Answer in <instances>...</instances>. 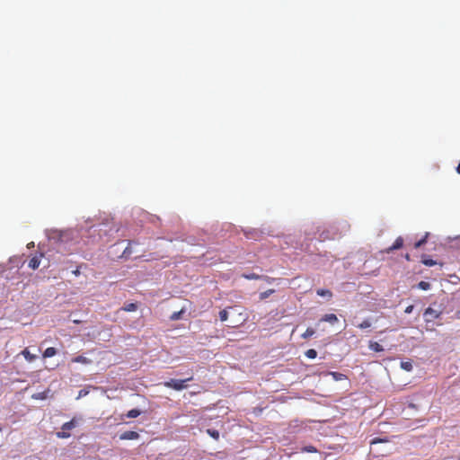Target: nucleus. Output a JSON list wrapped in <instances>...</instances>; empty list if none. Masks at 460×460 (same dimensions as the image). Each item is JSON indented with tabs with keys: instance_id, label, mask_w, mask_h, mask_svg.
<instances>
[{
	"instance_id": "1",
	"label": "nucleus",
	"mask_w": 460,
	"mask_h": 460,
	"mask_svg": "<svg viewBox=\"0 0 460 460\" xmlns=\"http://www.w3.org/2000/svg\"><path fill=\"white\" fill-rule=\"evenodd\" d=\"M193 379L192 376L188 377L186 379H170L164 383V385L167 388H172L176 391L183 390L187 387L186 382L191 381Z\"/></svg>"
},
{
	"instance_id": "2",
	"label": "nucleus",
	"mask_w": 460,
	"mask_h": 460,
	"mask_svg": "<svg viewBox=\"0 0 460 460\" xmlns=\"http://www.w3.org/2000/svg\"><path fill=\"white\" fill-rule=\"evenodd\" d=\"M76 426V421L75 419L70 421L65 422L61 427V431L57 432V437L58 438H67L70 437L69 430L73 429Z\"/></svg>"
},
{
	"instance_id": "3",
	"label": "nucleus",
	"mask_w": 460,
	"mask_h": 460,
	"mask_svg": "<svg viewBox=\"0 0 460 460\" xmlns=\"http://www.w3.org/2000/svg\"><path fill=\"white\" fill-rule=\"evenodd\" d=\"M441 314V311L435 310L432 307H428L424 312L425 321L432 322L436 319H438Z\"/></svg>"
},
{
	"instance_id": "4",
	"label": "nucleus",
	"mask_w": 460,
	"mask_h": 460,
	"mask_svg": "<svg viewBox=\"0 0 460 460\" xmlns=\"http://www.w3.org/2000/svg\"><path fill=\"white\" fill-rule=\"evenodd\" d=\"M139 438V434L137 431L128 430L120 434L119 438L121 440H134Z\"/></svg>"
},
{
	"instance_id": "5",
	"label": "nucleus",
	"mask_w": 460,
	"mask_h": 460,
	"mask_svg": "<svg viewBox=\"0 0 460 460\" xmlns=\"http://www.w3.org/2000/svg\"><path fill=\"white\" fill-rule=\"evenodd\" d=\"M42 257H43V253H40V255L33 256L29 261L28 267L32 269V270L38 269L40 264V260H41Z\"/></svg>"
},
{
	"instance_id": "6",
	"label": "nucleus",
	"mask_w": 460,
	"mask_h": 460,
	"mask_svg": "<svg viewBox=\"0 0 460 460\" xmlns=\"http://www.w3.org/2000/svg\"><path fill=\"white\" fill-rule=\"evenodd\" d=\"M402 245H403V238L402 236H399L395 239L394 244L385 250V252L390 253L394 250H398V249L402 248Z\"/></svg>"
},
{
	"instance_id": "7",
	"label": "nucleus",
	"mask_w": 460,
	"mask_h": 460,
	"mask_svg": "<svg viewBox=\"0 0 460 460\" xmlns=\"http://www.w3.org/2000/svg\"><path fill=\"white\" fill-rule=\"evenodd\" d=\"M321 322H327L333 324L338 322V317L334 314H327L321 318Z\"/></svg>"
},
{
	"instance_id": "8",
	"label": "nucleus",
	"mask_w": 460,
	"mask_h": 460,
	"mask_svg": "<svg viewBox=\"0 0 460 460\" xmlns=\"http://www.w3.org/2000/svg\"><path fill=\"white\" fill-rule=\"evenodd\" d=\"M72 362L88 365L92 363V360L85 358L84 356L80 355L73 358Z\"/></svg>"
},
{
	"instance_id": "9",
	"label": "nucleus",
	"mask_w": 460,
	"mask_h": 460,
	"mask_svg": "<svg viewBox=\"0 0 460 460\" xmlns=\"http://www.w3.org/2000/svg\"><path fill=\"white\" fill-rule=\"evenodd\" d=\"M368 348L375 352L384 351L383 346L380 345L378 342L373 341H369Z\"/></svg>"
},
{
	"instance_id": "10",
	"label": "nucleus",
	"mask_w": 460,
	"mask_h": 460,
	"mask_svg": "<svg viewBox=\"0 0 460 460\" xmlns=\"http://www.w3.org/2000/svg\"><path fill=\"white\" fill-rule=\"evenodd\" d=\"M57 354V349L53 347L47 348L43 352V358H51Z\"/></svg>"
},
{
	"instance_id": "11",
	"label": "nucleus",
	"mask_w": 460,
	"mask_h": 460,
	"mask_svg": "<svg viewBox=\"0 0 460 460\" xmlns=\"http://www.w3.org/2000/svg\"><path fill=\"white\" fill-rule=\"evenodd\" d=\"M22 355L25 358V359L29 362L33 361L36 358V356L33 354H31L28 349H24L22 351Z\"/></svg>"
},
{
	"instance_id": "12",
	"label": "nucleus",
	"mask_w": 460,
	"mask_h": 460,
	"mask_svg": "<svg viewBox=\"0 0 460 460\" xmlns=\"http://www.w3.org/2000/svg\"><path fill=\"white\" fill-rule=\"evenodd\" d=\"M137 309V305L136 303H129L128 305H125L121 310L125 312H134Z\"/></svg>"
},
{
	"instance_id": "13",
	"label": "nucleus",
	"mask_w": 460,
	"mask_h": 460,
	"mask_svg": "<svg viewBox=\"0 0 460 460\" xmlns=\"http://www.w3.org/2000/svg\"><path fill=\"white\" fill-rule=\"evenodd\" d=\"M140 414H141V411L139 410L132 409L127 412L126 416L130 419H135V418L138 417Z\"/></svg>"
},
{
	"instance_id": "14",
	"label": "nucleus",
	"mask_w": 460,
	"mask_h": 460,
	"mask_svg": "<svg viewBox=\"0 0 460 460\" xmlns=\"http://www.w3.org/2000/svg\"><path fill=\"white\" fill-rule=\"evenodd\" d=\"M317 295L320 296H327V297H332V293L331 290L329 289H323V288H320L316 291Z\"/></svg>"
},
{
	"instance_id": "15",
	"label": "nucleus",
	"mask_w": 460,
	"mask_h": 460,
	"mask_svg": "<svg viewBox=\"0 0 460 460\" xmlns=\"http://www.w3.org/2000/svg\"><path fill=\"white\" fill-rule=\"evenodd\" d=\"M428 236H429V233H426V234L420 239L419 240L418 242H416L414 243V248L415 249H419L420 248L423 244H425L427 243V239H428Z\"/></svg>"
},
{
	"instance_id": "16",
	"label": "nucleus",
	"mask_w": 460,
	"mask_h": 460,
	"mask_svg": "<svg viewBox=\"0 0 460 460\" xmlns=\"http://www.w3.org/2000/svg\"><path fill=\"white\" fill-rule=\"evenodd\" d=\"M401 367L405 371H411L413 368L412 363L411 361H402Z\"/></svg>"
},
{
	"instance_id": "17",
	"label": "nucleus",
	"mask_w": 460,
	"mask_h": 460,
	"mask_svg": "<svg viewBox=\"0 0 460 460\" xmlns=\"http://www.w3.org/2000/svg\"><path fill=\"white\" fill-rule=\"evenodd\" d=\"M315 333L314 330L311 327L307 328L305 332L301 335V337L305 340L309 339Z\"/></svg>"
},
{
	"instance_id": "18",
	"label": "nucleus",
	"mask_w": 460,
	"mask_h": 460,
	"mask_svg": "<svg viewBox=\"0 0 460 460\" xmlns=\"http://www.w3.org/2000/svg\"><path fill=\"white\" fill-rule=\"evenodd\" d=\"M330 375L336 380L341 381L346 378V376L344 374L339 373V372H331Z\"/></svg>"
},
{
	"instance_id": "19",
	"label": "nucleus",
	"mask_w": 460,
	"mask_h": 460,
	"mask_svg": "<svg viewBox=\"0 0 460 460\" xmlns=\"http://www.w3.org/2000/svg\"><path fill=\"white\" fill-rule=\"evenodd\" d=\"M421 262L425 265V266H429V267H431V266H434L437 264V261L432 260V259H429V258H422L421 260Z\"/></svg>"
},
{
	"instance_id": "20",
	"label": "nucleus",
	"mask_w": 460,
	"mask_h": 460,
	"mask_svg": "<svg viewBox=\"0 0 460 460\" xmlns=\"http://www.w3.org/2000/svg\"><path fill=\"white\" fill-rule=\"evenodd\" d=\"M274 292H275V290H274V289H268V290H266V291H264V292H261V293L260 294V299H261V300H264V299H266L267 297H269L271 294H273Z\"/></svg>"
},
{
	"instance_id": "21",
	"label": "nucleus",
	"mask_w": 460,
	"mask_h": 460,
	"mask_svg": "<svg viewBox=\"0 0 460 460\" xmlns=\"http://www.w3.org/2000/svg\"><path fill=\"white\" fill-rule=\"evenodd\" d=\"M301 452L316 453L317 449L314 446H305V447H302Z\"/></svg>"
},
{
	"instance_id": "22",
	"label": "nucleus",
	"mask_w": 460,
	"mask_h": 460,
	"mask_svg": "<svg viewBox=\"0 0 460 460\" xmlns=\"http://www.w3.org/2000/svg\"><path fill=\"white\" fill-rule=\"evenodd\" d=\"M305 356L308 358H315L317 357V351L314 349H307L305 351Z\"/></svg>"
},
{
	"instance_id": "23",
	"label": "nucleus",
	"mask_w": 460,
	"mask_h": 460,
	"mask_svg": "<svg viewBox=\"0 0 460 460\" xmlns=\"http://www.w3.org/2000/svg\"><path fill=\"white\" fill-rule=\"evenodd\" d=\"M207 433H208L210 437H212L213 438H215V439H217V440L219 438V431H218V430H217V429H208L207 430Z\"/></svg>"
},
{
	"instance_id": "24",
	"label": "nucleus",
	"mask_w": 460,
	"mask_h": 460,
	"mask_svg": "<svg viewBox=\"0 0 460 460\" xmlns=\"http://www.w3.org/2000/svg\"><path fill=\"white\" fill-rule=\"evenodd\" d=\"M418 288L421 290H429L430 288V284L427 281H420L418 284Z\"/></svg>"
},
{
	"instance_id": "25",
	"label": "nucleus",
	"mask_w": 460,
	"mask_h": 460,
	"mask_svg": "<svg viewBox=\"0 0 460 460\" xmlns=\"http://www.w3.org/2000/svg\"><path fill=\"white\" fill-rule=\"evenodd\" d=\"M183 312H184V310H183V309H181V310H180V311H178V312H174V313L171 315L170 319H171V320H172V321L179 320V319L181 317V314H183Z\"/></svg>"
},
{
	"instance_id": "26",
	"label": "nucleus",
	"mask_w": 460,
	"mask_h": 460,
	"mask_svg": "<svg viewBox=\"0 0 460 460\" xmlns=\"http://www.w3.org/2000/svg\"><path fill=\"white\" fill-rule=\"evenodd\" d=\"M219 319L221 322H226L228 319V312L226 309L219 312Z\"/></svg>"
},
{
	"instance_id": "27",
	"label": "nucleus",
	"mask_w": 460,
	"mask_h": 460,
	"mask_svg": "<svg viewBox=\"0 0 460 460\" xmlns=\"http://www.w3.org/2000/svg\"><path fill=\"white\" fill-rule=\"evenodd\" d=\"M371 326V322L368 319L364 320L362 323H360L358 327L359 329H367Z\"/></svg>"
},
{
	"instance_id": "28",
	"label": "nucleus",
	"mask_w": 460,
	"mask_h": 460,
	"mask_svg": "<svg viewBox=\"0 0 460 460\" xmlns=\"http://www.w3.org/2000/svg\"><path fill=\"white\" fill-rule=\"evenodd\" d=\"M385 442H388V439L375 438L374 439L371 440L370 444H371V446H373V445H376L378 443H385Z\"/></svg>"
},
{
	"instance_id": "29",
	"label": "nucleus",
	"mask_w": 460,
	"mask_h": 460,
	"mask_svg": "<svg viewBox=\"0 0 460 460\" xmlns=\"http://www.w3.org/2000/svg\"><path fill=\"white\" fill-rule=\"evenodd\" d=\"M244 278L247 279H261V277L255 273H252V274H249V275H244Z\"/></svg>"
},
{
	"instance_id": "30",
	"label": "nucleus",
	"mask_w": 460,
	"mask_h": 460,
	"mask_svg": "<svg viewBox=\"0 0 460 460\" xmlns=\"http://www.w3.org/2000/svg\"><path fill=\"white\" fill-rule=\"evenodd\" d=\"M130 244H131V243H129L128 246H127L126 249L124 250V252H123L124 256H128L131 253Z\"/></svg>"
},
{
	"instance_id": "31",
	"label": "nucleus",
	"mask_w": 460,
	"mask_h": 460,
	"mask_svg": "<svg viewBox=\"0 0 460 460\" xmlns=\"http://www.w3.org/2000/svg\"><path fill=\"white\" fill-rule=\"evenodd\" d=\"M413 308H414V306L412 305H410L405 308L404 313L411 314L413 311Z\"/></svg>"
},
{
	"instance_id": "32",
	"label": "nucleus",
	"mask_w": 460,
	"mask_h": 460,
	"mask_svg": "<svg viewBox=\"0 0 460 460\" xmlns=\"http://www.w3.org/2000/svg\"><path fill=\"white\" fill-rule=\"evenodd\" d=\"M87 394H88V392H87V391H85V390L82 389V390H80V391H79V394H78L77 398H81V397H83V396H85Z\"/></svg>"
},
{
	"instance_id": "33",
	"label": "nucleus",
	"mask_w": 460,
	"mask_h": 460,
	"mask_svg": "<svg viewBox=\"0 0 460 460\" xmlns=\"http://www.w3.org/2000/svg\"><path fill=\"white\" fill-rule=\"evenodd\" d=\"M73 274H74V275H75V276H79V275H80V269H79V268H77L76 270H75L73 271Z\"/></svg>"
},
{
	"instance_id": "34",
	"label": "nucleus",
	"mask_w": 460,
	"mask_h": 460,
	"mask_svg": "<svg viewBox=\"0 0 460 460\" xmlns=\"http://www.w3.org/2000/svg\"><path fill=\"white\" fill-rule=\"evenodd\" d=\"M323 234H324V233L323 232V234H320V236H319V237H320V239H321V240H323H323H325V239L327 238V236H323Z\"/></svg>"
},
{
	"instance_id": "35",
	"label": "nucleus",
	"mask_w": 460,
	"mask_h": 460,
	"mask_svg": "<svg viewBox=\"0 0 460 460\" xmlns=\"http://www.w3.org/2000/svg\"><path fill=\"white\" fill-rule=\"evenodd\" d=\"M456 172L460 174V163L458 164V165L456 167Z\"/></svg>"
},
{
	"instance_id": "36",
	"label": "nucleus",
	"mask_w": 460,
	"mask_h": 460,
	"mask_svg": "<svg viewBox=\"0 0 460 460\" xmlns=\"http://www.w3.org/2000/svg\"><path fill=\"white\" fill-rule=\"evenodd\" d=\"M405 259H406L407 261H410V260H411V259H410V255H409V254H406V255H405Z\"/></svg>"
},
{
	"instance_id": "37",
	"label": "nucleus",
	"mask_w": 460,
	"mask_h": 460,
	"mask_svg": "<svg viewBox=\"0 0 460 460\" xmlns=\"http://www.w3.org/2000/svg\"><path fill=\"white\" fill-rule=\"evenodd\" d=\"M33 244H34V242H31V243L30 244V247H32Z\"/></svg>"
},
{
	"instance_id": "38",
	"label": "nucleus",
	"mask_w": 460,
	"mask_h": 460,
	"mask_svg": "<svg viewBox=\"0 0 460 460\" xmlns=\"http://www.w3.org/2000/svg\"><path fill=\"white\" fill-rule=\"evenodd\" d=\"M33 244H34V242H31V243L30 244V247H32Z\"/></svg>"
}]
</instances>
